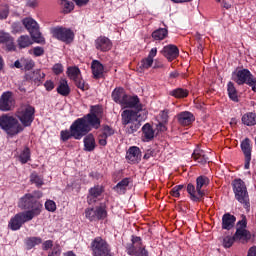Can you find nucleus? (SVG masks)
I'll return each instance as SVG.
<instances>
[{"label": "nucleus", "instance_id": "6", "mask_svg": "<svg viewBox=\"0 0 256 256\" xmlns=\"http://www.w3.org/2000/svg\"><path fill=\"white\" fill-rule=\"evenodd\" d=\"M16 117L21 122L23 130L25 127H31L35 120V108L31 105H23L16 111Z\"/></svg>", "mask_w": 256, "mask_h": 256}, {"label": "nucleus", "instance_id": "39", "mask_svg": "<svg viewBox=\"0 0 256 256\" xmlns=\"http://www.w3.org/2000/svg\"><path fill=\"white\" fill-rule=\"evenodd\" d=\"M170 95H172V97H176V99H183L189 95V91L187 89L177 88L173 90Z\"/></svg>", "mask_w": 256, "mask_h": 256}, {"label": "nucleus", "instance_id": "48", "mask_svg": "<svg viewBox=\"0 0 256 256\" xmlns=\"http://www.w3.org/2000/svg\"><path fill=\"white\" fill-rule=\"evenodd\" d=\"M85 217H86V219H89L90 221H95V219H97L96 211L92 208L86 209Z\"/></svg>", "mask_w": 256, "mask_h": 256}, {"label": "nucleus", "instance_id": "10", "mask_svg": "<svg viewBox=\"0 0 256 256\" xmlns=\"http://www.w3.org/2000/svg\"><path fill=\"white\" fill-rule=\"evenodd\" d=\"M22 23L27 31H29L35 43H45V38H43V36H41V32H39V24H37V21L33 18H25Z\"/></svg>", "mask_w": 256, "mask_h": 256}, {"label": "nucleus", "instance_id": "20", "mask_svg": "<svg viewBox=\"0 0 256 256\" xmlns=\"http://www.w3.org/2000/svg\"><path fill=\"white\" fill-rule=\"evenodd\" d=\"M126 159L129 161V163H139V161H141V150L139 147H130L127 151Z\"/></svg>", "mask_w": 256, "mask_h": 256}, {"label": "nucleus", "instance_id": "60", "mask_svg": "<svg viewBox=\"0 0 256 256\" xmlns=\"http://www.w3.org/2000/svg\"><path fill=\"white\" fill-rule=\"evenodd\" d=\"M222 7H224V9H231V2L228 0H223Z\"/></svg>", "mask_w": 256, "mask_h": 256}, {"label": "nucleus", "instance_id": "4", "mask_svg": "<svg viewBox=\"0 0 256 256\" xmlns=\"http://www.w3.org/2000/svg\"><path fill=\"white\" fill-rule=\"evenodd\" d=\"M0 129L8 134L9 137H15L23 131V125L19 123V120L10 114L0 115Z\"/></svg>", "mask_w": 256, "mask_h": 256}, {"label": "nucleus", "instance_id": "44", "mask_svg": "<svg viewBox=\"0 0 256 256\" xmlns=\"http://www.w3.org/2000/svg\"><path fill=\"white\" fill-rule=\"evenodd\" d=\"M45 209L50 213H55V211H57V204L53 200H47L45 202Z\"/></svg>", "mask_w": 256, "mask_h": 256}, {"label": "nucleus", "instance_id": "61", "mask_svg": "<svg viewBox=\"0 0 256 256\" xmlns=\"http://www.w3.org/2000/svg\"><path fill=\"white\" fill-rule=\"evenodd\" d=\"M250 163H251V156H245V165H244V169H249Z\"/></svg>", "mask_w": 256, "mask_h": 256}, {"label": "nucleus", "instance_id": "23", "mask_svg": "<svg viewBox=\"0 0 256 256\" xmlns=\"http://www.w3.org/2000/svg\"><path fill=\"white\" fill-rule=\"evenodd\" d=\"M0 43H5L8 51H15V44L13 43V37L4 31L0 30Z\"/></svg>", "mask_w": 256, "mask_h": 256}, {"label": "nucleus", "instance_id": "37", "mask_svg": "<svg viewBox=\"0 0 256 256\" xmlns=\"http://www.w3.org/2000/svg\"><path fill=\"white\" fill-rule=\"evenodd\" d=\"M241 149L245 157H251V140L245 138L241 143Z\"/></svg>", "mask_w": 256, "mask_h": 256}, {"label": "nucleus", "instance_id": "27", "mask_svg": "<svg viewBox=\"0 0 256 256\" xmlns=\"http://www.w3.org/2000/svg\"><path fill=\"white\" fill-rule=\"evenodd\" d=\"M96 147L95 136L88 134L84 138V149L85 151H94Z\"/></svg>", "mask_w": 256, "mask_h": 256}, {"label": "nucleus", "instance_id": "19", "mask_svg": "<svg viewBox=\"0 0 256 256\" xmlns=\"http://www.w3.org/2000/svg\"><path fill=\"white\" fill-rule=\"evenodd\" d=\"M177 119L180 125L189 127L195 121V116L189 111H184L177 115Z\"/></svg>", "mask_w": 256, "mask_h": 256}, {"label": "nucleus", "instance_id": "9", "mask_svg": "<svg viewBox=\"0 0 256 256\" xmlns=\"http://www.w3.org/2000/svg\"><path fill=\"white\" fill-rule=\"evenodd\" d=\"M41 197H43V193L41 192H35L33 195L26 194L24 197H22L19 200L18 207H20V209H31V211H33L35 209V205L38 203L42 210L43 204H41V202L36 200V199H41Z\"/></svg>", "mask_w": 256, "mask_h": 256}, {"label": "nucleus", "instance_id": "13", "mask_svg": "<svg viewBox=\"0 0 256 256\" xmlns=\"http://www.w3.org/2000/svg\"><path fill=\"white\" fill-rule=\"evenodd\" d=\"M16 101L13 92L6 91L0 96V111H13L15 109Z\"/></svg>", "mask_w": 256, "mask_h": 256}, {"label": "nucleus", "instance_id": "14", "mask_svg": "<svg viewBox=\"0 0 256 256\" xmlns=\"http://www.w3.org/2000/svg\"><path fill=\"white\" fill-rule=\"evenodd\" d=\"M157 57V48H152L148 54V56L138 63V70L140 73L143 71H147V69H151L153 66V61Z\"/></svg>", "mask_w": 256, "mask_h": 256}, {"label": "nucleus", "instance_id": "36", "mask_svg": "<svg viewBox=\"0 0 256 256\" xmlns=\"http://www.w3.org/2000/svg\"><path fill=\"white\" fill-rule=\"evenodd\" d=\"M192 159L196 161L197 163H201V165L207 163L208 158L203 155V151L201 150H195L192 154Z\"/></svg>", "mask_w": 256, "mask_h": 256}, {"label": "nucleus", "instance_id": "28", "mask_svg": "<svg viewBox=\"0 0 256 256\" xmlns=\"http://www.w3.org/2000/svg\"><path fill=\"white\" fill-rule=\"evenodd\" d=\"M233 225H235V216L225 214L222 218V229H232Z\"/></svg>", "mask_w": 256, "mask_h": 256}, {"label": "nucleus", "instance_id": "5", "mask_svg": "<svg viewBox=\"0 0 256 256\" xmlns=\"http://www.w3.org/2000/svg\"><path fill=\"white\" fill-rule=\"evenodd\" d=\"M209 185L207 176H199L196 179V187L193 184H188L187 192L192 201H200L205 196V187Z\"/></svg>", "mask_w": 256, "mask_h": 256}, {"label": "nucleus", "instance_id": "63", "mask_svg": "<svg viewBox=\"0 0 256 256\" xmlns=\"http://www.w3.org/2000/svg\"><path fill=\"white\" fill-rule=\"evenodd\" d=\"M172 3H191L193 0H171Z\"/></svg>", "mask_w": 256, "mask_h": 256}, {"label": "nucleus", "instance_id": "53", "mask_svg": "<svg viewBox=\"0 0 256 256\" xmlns=\"http://www.w3.org/2000/svg\"><path fill=\"white\" fill-rule=\"evenodd\" d=\"M115 133V131L109 127V126H104L103 128V134L105 137H111V135H113Z\"/></svg>", "mask_w": 256, "mask_h": 256}, {"label": "nucleus", "instance_id": "33", "mask_svg": "<svg viewBox=\"0 0 256 256\" xmlns=\"http://www.w3.org/2000/svg\"><path fill=\"white\" fill-rule=\"evenodd\" d=\"M168 34L169 31L167 30V28H160L152 33V37L156 41H163V39H165Z\"/></svg>", "mask_w": 256, "mask_h": 256}, {"label": "nucleus", "instance_id": "29", "mask_svg": "<svg viewBox=\"0 0 256 256\" xmlns=\"http://www.w3.org/2000/svg\"><path fill=\"white\" fill-rule=\"evenodd\" d=\"M242 123L248 127L256 125V114L253 112H248L242 116Z\"/></svg>", "mask_w": 256, "mask_h": 256}, {"label": "nucleus", "instance_id": "45", "mask_svg": "<svg viewBox=\"0 0 256 256\" xmlns=\"http://www.w3.org/2000/svg\"><path fill=\"white\" fill-rule=\"evenodd\" d=\"M30 181L34 183L37 187H41V185H43V178L36 173L31 174Z\"/></svg>", "mask_w": 256, "mask_h": 256}, {"label": "nucleus", "instance_id": "35", "mask_svg": "<svg viewBox=\"0 0 256 256\" xmlns=\"http://www.w3.org/2000/svg\"><path fill=\"white\" fill-rule=\"evenodd\" d=\"M18 159L20 163H22V165L28 163L31 159V151L29 150V148H24L19 154Z\"/></svg>", "mask_w": 256, "mask_h": 256}, {"label": "nucleus", "instance_id": "1", "mask_svg": "<svg viewBox=\"0 0 256 256\" xmlns=\"http://www.w3.org/2000/svg\"><path fill=\"white\" fill-rule=\"evenodd\" d=\"M122 107L136 109V111L124 110L121 114L122 124L130 125L127 128L128 133H135L141 127V123L147 119V110L143 108L137 96H126Z\"/></svg>", "mask_w": 256, "mask_h": 256}, {"label": "nucleus", "instance_id": "31", "mask_svg": "<svg viewBox=\"0 0 256 256\" xmlns=\"http://www.w3.org/2000/svg\"><path fill=\"white\" fill-rule=\"evenodd\" d=\"M27 79L33 81V83H41L45 79V74L41 70H35L34 72L27 75Z\"/></svg>", "mask_w": 256, "mask_h": 256}, {"label": "nucleus", "instance_id": "55", "mask_svg": "<svg viewBox=\"0 0 256 256\" xmlns=\"http://www.w3.org/2000/svg\"><path fill=\"white\" fill-rule=\"evenodd\" d=\"M238 229H245L247 227V217L245 215H242V219L238 222Z\"/></svg>", "mask_w": 256, "mask_h": 256}, {"label": "nucleus", "instance_id": "24", "mask_svg": "<svg viewBox=\"0 0 256 256\" xmlns=\"http://www.w3.org/2000/svg\"><path fill=\"white\" fill-rule=\"evenodd\" d=\"M103 191H104L103 186H100V185H97L91 188L89 190L88 203L95 202L97 197H101V194L103 193Z\"/></svg>", "mask_w": 256, "mask_h": 256}, {"label": "nucleus", "instance_id": "51", "mask_svg": "<svg viewBox=\"0 0 256 256\" xmlns=\"http://www.w3.org/2000/svg\"><path fill=\"white\" fill-rule=\"evenodd\" d=\"M9 17V6L4 5L0 8V19H7Z\"/></svg>", "mask_w": 256, "mask_h": 256}, {"label": "nucleus", "instance_id": "3", "mask_svg": "<svg viewBox=\"0 0 256 256\" xmlns=\"http://www.w3.org/2000/svg\"><path fill=\"white\" fill-rule=\"evenodd\" d=\"M41 215V204L37 203L33 210H28L26 212H20L12 217L8 223V227L12 231H19L25 223L31 221L34 217Z\"/></svg>", "mask_w": 256, "mask_h": 256}, {"label": "nucleus", "instance_id": "46", "mask_svg": "<svg viewBox=\"0 0 256 256\" xmlns=\"http://www.w3.org/2000/svg\"><path fill=\"white\" fill-rule=\"evenodd\" d=\"M96 211V219H105L107 217V210L105 207L100 206L95 209Z\"/></svg>", "mask_w": 256, "mask_h": 256}, {"label": "nucleus", "instance_id": "17", "mask_svg": "<svg viewBox=\"0 0 256 256\" xmlns=\"http://www.w3.org/2000/svg\"><path fill=\"white\" fill-rule=\"evenodd\" d=\"M162 55L166 57L169 61H174V59H177L179 57V48L177 46L170 44L165 46L162 51Z\"/></svg>", "mask_w": 256, "mask_h": 256}, {"label": "nucleus", "instance_id": "18", "mask_svg": "<svg viewBox=\"0 0 256 256\" xmlns=\"http://www.w3.org/2000/svg\"><path fill=\"white\" fill-rule=\"evenodd\" d=\"M14 67L16 69H21L22 71H31L35 67V61L31 58H21L14 62Z\"/></svg>", "mask_w": 256, "mask_h": 256}, {"label": "nucleus", "instance_id": "12", "mask_svg": "<svg viewBox=\"0 0 256 256\" xmlns=\"http://www.w3.org/2000/svg\"><path fill=\"white\" fill-rule=\"evenodd\" d=\"M52 35L58 41H63V43H72L75 39V34L69 28L56 27L52 29Z\"/></svg>", "mask_w": 256, "mask_h": 256}, {"label": "nucleus", "instance_id": "21", "mask_svg": "<svg viewBox=\"0 0 256 256\" xmlns=\"http://www.w3.org/2000/svg\"><path fill=\"white\" fill-rule=\"evenodd\" d=\"M157 129L158 131H165L167 129V123H169V111L163 110L157 116Z\"/></svg>", "mask_w": 256, "mask_h": 256}, {"label": "nucleus", "instance_id": "42", "mask_svg": "<svg viewBox=\"0 0 256 256\" xmlns=\"http://www.w3.org/2000/svg\"><path fill=\"white\" fill-rule=\"evenodd\" d=\"M42 241L43 240L39 237H31L26 240V244L29 249H32L35 245H41Z\"/></svg>", "mask_w": 256, "mask_h": 256}, {"label": "nucleus", "instance_id": "26", "mask_svg": "<svg viewBox=\"0 0 256 256\" xmlns=\"http://www.w3.org/2000/svg\"><path fill=\"white\" fill-rule=\"evenodd\" d=\"M236 241H247L251 239V234L245 228H238L234 235Z\"/></svg>", "mask_w": 256, "mask_h": 256}, {"label": "nucleus", "instance_id": "50", "mask_svg": "<svg viewBox=\"0 0 256 256\" xmlns=\"http://www.w3.org/2000/svg\"><path fill=\"white\" fill-rule=\"evenodd\" d=\"M48 256H61V246L59 244H56L48 253Z\"/></svg>", "mask_w": 256, "mask_h": 256}, {"label": "nucleus", "instance_id": "38", "mask_svg": "<svg viewBox=\"0 0 256 256\" xmlns=\"http://www.w3.org/2000/svg\"><path fill=\"white\" fill-rule=\"evenodd\" d=\"M228 95L229 98L235 103L239 101V97L237 96V89H235V85L233 84V82L228 83Z\"/></svg>", "mask_w": 256, "mask_h": 256}, {"label": "nucleus", "instance_id": "34", "mask_svg": "<svg viewBox=\"0 0 256 256\" xmlns=\"http://www.w3.org/2000/svg\"><path fill=\"white\" fill-rule=\"evenodd\" d=\"M18 46L20 49H25L33 45V41L29 36H20L17 40Z\"/></svg>", "mask_w": 256, "mask_h": 256}, {"label": "nucleus", "instance_id": "56", "mask_svg": "<svg viewBox=\"0 0 256 256\" xmlns=\"http://www.w3.org/2000/svg\"><path fill=\"white\" fill-rule=\"evenodd\" d=\"M52 70H53V73H55V75H61V72L63 71V65L55 64Z\"/></svg>", "mask_w": 256, "mask_h": 256}, {"label": "nucleus", "instance_id": "52", "mask_svg": "<svg viewBox=\"0 0 256 256\" xmlns=\"http://www.w3.org/2000/svg\"><path fill=\"white\" fill-rule=\"evenodd\" d=\"M30 53H32L35 57H41V55L45 53V50H43L42 47H35L32 50H30Z\"/></svg>", "mask_w": 256, "mask_h": 256}, {"label": "nucleus", "instance_id": "8", "mask_svg": "<svg viewBox=\"0 0 256 256\" xmlns=\"http://www.w3.org/2000/svg\"><path fill=\"white\" fill-rule=\"evenodd\" d=\"M234 81L238 85H249L251 87L252 91L256 93V78L251 74V72L247 69H242L236 72V75L234 76Z\"/></svg>", "mask_w": 256, "mask_h": 256}, {"label": "nucleus", "instance_id": "7", "mask_svg": "<svg viewBox=\"0 0 256 256\" xmlns=\"http://www.w3.org/2000/svg\"><path fill=\"white\" fill-rule=\"evenodd\" d=\"M233 191L237 201L244 205L245 209H249V194L247 193V186H245V182L241 179L234 180Z\"/></svg>", "mask_w": 256, "mask_h": 256}, {"label": "nucleus", "instance_id": "47", "mask_svg": "<svg viewBox=\"0 0 256 256\" xmlns=\"http://www.w3.org/2000/svg\"><path fill=\"white\" fill-rule=\"evenodd\" d=\"M181 191H183V185L175 186V187L172 188V190L170 191V195H171L172 197L179 198V197H181Z\"/></svg>", "mask_w": 256, "mask_h": 256}, {"label": "nucleus", "instance_id": "40", "mask_svg": "<svg viewBox=\"0 0 256 256\" xmlns=\"http://www.w3.org/2000/svg\"><path fill=\"white\" fill-rule=\"evenodd\" d=\"M60 5L62 7L63 13H71L73 9H75V6L73 5V2H69L67 0H61Z\"/></svg>", "mask_w": 256, "mask_h": 256}, {"label": "nucleus", "instance_id": "57", "mask_svg": "<svg viewBox=\"0 0 256 256\" xmlns=\"http://www.w3.org/2000/svg\"><path fill=\"white\" fill-rule=\"evenodd\" d=\"M51 247H53V242L51 240H47L42 244V249L44 251H49V249H51Z\"/></svg>", "mask_w": 256, "mask_h": 256}, {"label": "nucleus", "instance_id": "25", "mask_svg": "<svg viewBox=\"0 0 256 256\" xmlns=\"http://www.w3.org/2000/svg\"><path fill=\"white\" fill-rule=\"evenodd\" d=\"M57 93H59V95H62L63 97H67V95L71 93V88H69L67 80H60L59 85L57 87Z\"/></svg>", "mask_w": 256, "mask_h": 256}, {"label": "nucleus", "instance_id": "59", "mask_svg": "<svg viewBox=\"0 0 256 256\" xmlns=\"http://www.w3.org/2000/svg\"><path fill=\"white\" fill-rule=\"evenodd\" d=\"M78 7H85L89 3V0H73Z\"/></svg>", "mask_w": 256, "mask_h": 256}, {"label": "nucleus", "instance_id": "22", "mask_svg": "<svg viewBox=\"0 0 256 256\" xmlns=\"http://www.w3.org/2000/svg\"><path fill=\"white\" fill-rule=\"evenodd\" d=\"M126 98H127V94H125V89H123V88H116L112 92L113 101H115V103H118L119 105H121V107L125 103Z\"/></svg>", "mask_w": 256, "mask_h": 256}, {"label": "nucleus", "instance_id": "11", "mask_svg": "<svg viewBox=\"0 0 256 256\" xmlns=\"http://www.w3.org/2000/svg\"><path fill=\"white\" fill-rule=\"evenodd\" d=\"M67 75L69 79H72L76 83L78 89L82 91H87L89 89V85L85 83V80L81 79V70L77 68V66H71L67 69Z\"/></svg>", "mask_w": 256, "mask_h": 256}, {"label": "nucleus", "instance_id": "32", "mask_svg": "<svg viewBox=\"0 0 256 256\" xmlns=\"http://www.w3.org/2000/svg\"><path fill=\"white\" fill-rule=\"evenodd\" d=\"M142 133H143L144 141H151V139L155 137V131H153V127H151L149 124H145L142 127Z\"/></svg>", "mask_w": 256, "mask_h": 256}, {"label": "nucleus", "instance_id": "16", "mask_svg": "<svg viewBox=\"0 0 256 256\" xmlns=\"http://www.w3.org/2000/svg\"><path fill=\"white\" fill-rule=\"evenodd\" d=\"M95 48L97 51L107 53V51H111L113 48V42L105 36H100L95 40Z\"/></svg>", "mask_w": 256, "mask_h": 256}, {"label": "nucleus", "instance_id": "41", "mask_svg": "<svg viewBox=\"0 0 256 256\" xmlns=\"http://www.w3.org/2000/svg\"><path fill=\"white\" fill-rule=\"evenodd\" d=\"M127 187H129V180L125 178L116 185L115 189L117 193L121 194V193H125Z\"/></svg>", "mask_w": 256, "mask_h": 256}, {"label": "nucleus", "instance_id": "54", "mask_svg": "<svg viewBox=\"0 0 256 256\" xmlns=\"http://www.w3.org/2000/svg\"><path fill=\"white\" fill-rule=\"evenodd\" d=\"M44 87H45L46 91H53L55 89V83H53V81H51V80H47L44 83Z\"/></svg>", "mask_w": 256, "mask_h": 256}, {"label": "nucleus", "instance_id": "49", "mask_svg": "<svg viewBox=\"0 0 256 256\" xmlns=\"http://www.w3.org/2000/svg\"><path fill=\"white\" fill-rule=\"evenodd\" d=\"M60 137L62 141H69V139L73 137V132L71 130H62L60 132Z\"/></svg>", "mask_w": 256, "mask_h": 256}, {"label": "nucleus", "instance_id": "58", "mask_svg": "<svg viewBox=\"0 0 256 256\" xmlns=\"http://www.w3.org/2000/svg\"><path fill=\"white\" fill-rule=\"evenodd\" d=\"M98 143H99V145H101L102 147H105V145H107V136H105V135H100L99 137H98Z\"/></svg>", "mask_w": 256, "mask_h": 256}, {"label": "nucleus", "instance_id": "30", "mask_svg": "<svg viewBox=\"0 0 256 256\" xmlns=\"http://www.w3.org/2000/svg\"><path fill=\"white\" fill-rule=\"evenodd\" d=\"M103 64H101L99 61L94 60L92 62V73L96 79H99V77H102L103 75Z\"/></svg>", "mask_w": 256, "mask_h": 256}, {"label": "nucleus", "instance_id": "43", "mask_svg": "<svg viewBox=\"0 0 256 256\" xmlns=\"http://www.w3.org/2000/svg\"><path fill=\"white\" fill-rule=\"evenodd\" d=\"M236 238L235 236H226L223 238V247H225V249H229L230 247H233V243H235Z\"/></svg>", "mask_w": 256, "mask_h": 256}, {"label": "nucleus", "instance_id": "2", "mask_svg": "<svg viewBox=\"0 0 256 256\" xmlns=\"http://www.w3.org/2000/svg\"><path fill=\"white\" fill-rule=\"evenodd\" d=\"M101 117H103V108L100 106H92L90 114L84 118L77 119L71 126L74 139H82L84 135H87L91 131V127L99 129L101 127Z\"/></svg>", "mask_w": 256, "mask_h": 256}, {"label": "nucleus", "instance_id": "62", "mask_svg": "<svg viewBox=\"0 0 256 256\" xmlns=\"http://www.w3.org/2000/svg\"><path fill=\"white\" fill-rule=\"evenodd\" d=\"M247 256H256V246H253L248 250Z\"/></svg>", "mask_w": 256, "mask_h": 256}, {"label": "nucleus", "instance_id": "64", "mask_svg": "<svg viewBox=\"0 0 256 256\" xmlns=\"http://www.w3.org/2000/svg\"><path fill=\"white\" fill-rule=\"evenodd\" d=\"M64 256H76L75 253H73V251H69L64 253Z\"/></svg>", "mask_w": 256, "mask_h": 256}, {"label": "nucleus", "instance_id": "15", "mask_svg": "<svg viewBox=\"0 0 256 256\" xmlns=\"http://www.w3.org/2000/svg\"><path fill=\"white\" fill-rule=\"evenodd\" d=\"M133 251H128L129 255L134 256H149V252L145 249V246L141 243V237H133Z\"/></svg>", "mask_w": 256, "mask_h": 256}]
</instances>
